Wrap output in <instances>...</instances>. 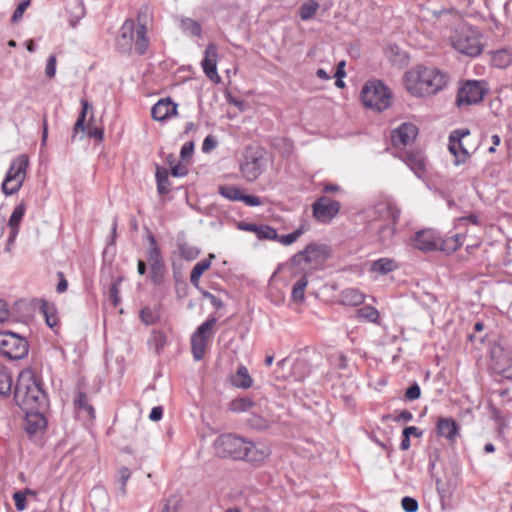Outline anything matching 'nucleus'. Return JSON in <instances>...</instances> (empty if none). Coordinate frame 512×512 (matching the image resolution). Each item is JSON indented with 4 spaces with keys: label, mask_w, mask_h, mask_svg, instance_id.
<instances>
[{
    "label": "nucleus",
    "mask_w": 512,
    "mask_h": 512,
    "mask_svg": "<svg viewBox=\"0 0 512 512\" xmlns=\"http://www.w3.org/2000/svg\"><path fill=\"white\" fill-rule=\"evenodd\" d=\"M155 177L157 182L158 193L160 195L168 194L170 192V182L167 170L163 167L157 166Z\"/></svg>",
    "instance_id": "c756f323"
},
{
    "label": "nucleus",
    "mask_w": 512,
    "mask_h": 512,
    "mask_svg": "<svg viewBox=\"0 0 512 512\" xmlns=\"http://www.w3.org/2000/svg\"><path fill=\"white\" fill-rule=\"evenodd\" d=\"M486 337L484 333V324L482 322H476L474 324V332L469 334L468 339L471 343H482Z\"/></svg>",
    "instance_id": "a18cd8bd"
},
{
    "label": "nucleus",
    "mask_w": 512,
    "mask_h": 512,
    "mask_svg": "<svg viewBox=\"0 0 512 512\" xmlns=\"http://www.w3.org/2000/svg\"><path fill=\"white\" fill-rule=\"evenodd\" d=\"M133 44L139 55L145 54L149 47L147 28L145 24L139 23L136 29L134 20L127 19L119 30L116 47L121 53H129L132 50Z\"/></svg>",
    "instance_id": "7ed1b4c3"
},
{
    "label": "nucleus",
    "mask_w": 512,
    "mask_h": 512,
    "mask_svg": "<svg viewBox=\"0 0 512 512\" xmlns=\"http://www.w3.org/2000/svg\"><path fill=\"white\" fill-rule=\"evenodd\" d=\"M12 389V377L8 370L0 364V395L8 396Z\"/></svg>",
    "instance_id": "e433bc0d"
},
{
    "label": "nucleus",
    "mask_w": 512,
    "mask_h": 512,
    "mask_svg": "<svg viewBox=\"0 0 512 512\" xmlns=\"http://www.w3.org/2000/svg\"><path fill=\"white\" fill-rule=\"evenodd\" d=\"M148 343L151 349L159 351L166 345V336L163 332L155 331L151 334Z\"/></svg>",
    "instance_id": "37998d69"
},
{
    "label": "nucleus",
    "mask_w": 512,
    "mask_h": 512,
    "mask_svg": "<svg viewBox=\"0 0 512 512\" xmlns=\"http://www.w3.org/2000/svg\"><path fill=\"white\" fill-rule=\"evenodd\" d=\"M56 63L57 61L55 55L49 56L45 67V74L49 79L54 78L56 74Z\"/></svg>",
    "instance_id": "6e6d98bb"
},
{
    "label": "nucleus",
    "mask_w": 512,
    "mask_h": 512,
    "mask_svg": "<svg viewBox=\"0 0 512 512\" xmlns=\"http://www.w3.org/2000/svg\"><path fill=\"white\" fill-rule=\"evenodd\" d=\"M30 5V0H23L21 1L17 8L15 9L13 15H12V18H11V21L16 23L18 21H20L23 17V14L24 12L26 11V9L29 7Z\"/></svg>",
    "instance_id": "3c124183"
},
{
    "label": "nucleus",
    "mask_w": 512,
    "mask_h": 512,
    "mask_svg": "<svg viewBox=\"0 0 512 512\" xmlns=\"http://www.w3.org/2000/svg\"><path fill=\"white\" fill-rule=\"evenodd\" d=\"M319 8L318 2L309 0L302 4L300 8V18L304 21L311 19Z\"/></svg>",
    "instance_id": "ea45409f"
},
{
    "label": "nucleus",
    "mask_w": 512,
    "mask_h": 512,
    "mask_svg": "<svg viewBox=\"0 0 512 512\" xmlns=\"http://www.w3.org/2000/svg\"><path fill=\"white\" fill-rule=\"evenodd\" d=\"M179 251L181 257L186 260H193L199 255V250L196 247L190 246L186 243L179 245Z\"/></svg>",
    "instance_id": "de8ad7c7"
},
{
    "label": "nucleus",
    "mask_w": 512,
    "mask_h": 512,
    "mask_svg": "<svg viewBox=\"0 0 512 512\" xmlns=\"http://www.w3.org/2000/svg\"><path fill=\"white\" fill-rule=\"evenodd\" d=\"M26 412L25 431L30 436L42 433L47 426L44 415L37 410H24Z\"/></svg>",
    "instance_id": "4be33fe9"
},
{
    "label": "nucleus",
    "mask_w": 512,
    "mask_h": 512,
    "mask_svg": "<svg viewBox=\"0 0 512 512\" xmlns=\"http://www.w3.org/2000/svg\"><path fill=\"white\" fill-rule=\"evenodd\" d=\"M25 212H26L25 204L20 203L14 208V210L10 216V219L8 222L9 236H8V240H7V248H6L7 251L10 250L11 245L13 244V242L15 241V239L18 235L19 224H20Z\"/></svg>",
    "instance_id": "393cba45"
},
{
    "label": "nucleus",
    "mask_w": 512,
    "mask_h": 512,
    "mask_svg": "<svg viewBox=\"0 0 512 512\" xmlns=\"http://www.w3.org/2000/svg\"><path fill=\"white\" fill-rule=\"evenodd\" d=\"M356 316L362 321L378 324L380 319L379 311L373 306H364L356 311Z\"/></svg>",
    "instance_id": "2f4dec72"
},
{
    "label": "nucleus",
    "mask_w": 512,
    "mask_h": 512,
    "mask_svg": "<svg viewBox=\"0 0 512 512\" xmlns=\"http://www.w3.org/2000/svg\"><path fill=\"white\" fill-rule=\"evenodd\" d=\"M10 311L8 304L0 299V324L7 322L10 319Z\"/></svg>",
    "instance_id": "bf43d9fd"
},
{
    "label": "nucleus",
    "mask_w": 512,
    "mask_h": 512,
    "mask_svg": "<svg viewBox=\"0 0 512 512\" xmlns=\"http://www.w3.org/2000/svg\"><path fill=\"white\" fill-rule=\"evenodd\" d=\"M485 95V89L481 82L476 80L467 81L458 91L457 105H473L481 102Z\"/></svg>",
    "instance_id": "9b49d317"
},
{
    "label": "nucleus",
    "mask_w": 512,
    "mask_h": 512,
    "mask_svg": "<svg viewBox=\"0 0 512 512\" xmlns=\"http://www.w3.org/2000/svg\"><path fill=\"white\" fill-rule=\"evenodd\" d=\"M340 203L328 197H321L313 204L314 217L323 223L330 222L339 212Z\"/></svg>",
    "instance_id": "ddd939ff"
},
{
    "label": "nucleus",
    "mask_w": 512,
    "mask_h": 512,
    "mask_svg": "<svg viewBox=\"0 0 512 512\" xmlns=\"http://www.w3.org/2000/svg\"><path fill=\"white\" fill-rule=\"evenodd\" d=\"M304 230L302 228H299L295 230L292 233L286 234V235H278L277 241L280 242L282 245L288 246L293 244L297 239L303 234Z\"/></svg>",
    "instance_id": "09e8293b"
},
{
    "label": "nucleus",
    "mask_w": 512,
    "mask_h": 512,
    "mask_svg": "<svg viewBox=\"0 0 512 512\" xmlns=\"http://www.w3.org/2000/svg\"><path fill=\"white\" fill-rule=\"evenodd\" d=\"M491 367L495 373L512 379V354H491Z\"/></svg>",
    "instance_id": "b1692460"
},
{
    "label": "nucleus",
    "mask_w": 512,
    "mask_h": 512,
    "mask_svg": "<svg viewBox=\"0 0 512 512\" xmlns=\"http://www.w3.org/2000/svg\"><path fill=\"white\" fill-rule=\"evenodd\" d=\"M219 193L228 200L241 201L244 190L234 185L219 186Z\"/></svg>",
    "instance_id": "c9c22d12"
},
{
    "label": "nucleus",
    "mask_w": 512,
    "mask_h": 512,
    "mask_svg": "<svg viewBox=\"0 0 512 512\" xmlns=\"http://www.w3.org/2000/svg\"><path fill=\"white\" fill-rule=\"evenodd\" d=\"M451 44L459 53L476 57L482 52L481 35L476 28L461 25L451 36Z\"/></svg>",
    "instance_id": "20e7f679"
},
{
    "label": "nucleus",
    "mask_w": 512,
    "mask_h": 512,
    "mask_svg": "<svg viewBox=\"0 0 512 512\" xmlns=\"http://www.w3.org/2000/svg\"><path fill=\"white\" fill-rule=\"evenodd\" d=\"M254 406V402L248 398H238L231 401L229 409L232 412L240 413L250 410Z\"/></svg>",
    "instance_id": "4c0bfd02"
},
{
    "label": "nucleus",
    "mask_w": 512,
    "mask_h": 512,
    "mask_svg": "<svg viewBox=\"0 0 512 512\" xmlns=\"http://www.w3.org/2000/svg\"><path fill=\"white\" fill-rule=\"evenodd\" d=\"M26 496L25 493H21L20 491H17L13 494V500L15 503V507L18 511H23L27 507L26 503Z\"/></svg>",
    "instance_id": "5fc2aeb1"
},
{
    "label": "nucleus",
    "mask_w": 512,
    "mask_h": 512,
    "mask_svg": "<svg viewBox=\"0 0 512 512\" xmlns=\"http://www.w3.org/2000/svg\"><path fill=\"white\" fill-rule=\"evenodd\" d=\"M362 102L365 107L382 112L391 104L390 90L379 80L368 81L361 91Z\"/></svg>",
    "instance_id": "39448f33"
},
{
    "label": "nucleus",
    "mask_w": 512,
    "mask_h": 512,
    "mask_svg": "<svg viewBox=\"0 0 512 512\" xmlns=\"http://www.w3.org/2000/svg\"><path fill=\"white\" fill-rule=\"evenodd\" d=\"M216 145L217 142L215 141V139L212 136H207L203 141L202 150L204 152H209L212 149H214Z\"/></svg>",
    "instance_id": "338daca9"
},
{
    "label": "nucleus",
    "mask_w": 512,
    "mask_h": 512,
    "mask_svg": "<svg viewBox=\"0 0 512 512\" xmlns=\"http://www.w3.org/2000/svg\"><path fill=\"white\" fill-rule=\"evenodd\" d=\"M231 383L237 388L248 389L252 386L253 379L247 368L245 366H240L236 373L231 377Z\"/></svg>",
    "instance_id": "cd10ccee"
},
{
    "label": "nucleus",
    "mask_w": 512,
    "mask_h": 512,
    "mask_svg": "<svg viewBox=\"0 0 512 512\" xmlns=\"http://www.w3.org/2000/svg\"><path fill=\"white\" fill-rule=\"evenodd\" d=\"M193 150H194V144L193 142H187L185 143L182 148H181V151H180V156L181 158L185 159L187 157H190L193 153Z\"/></svg>",
    "instance_id": "0e129e2a"
},
{
    "label": "nucleus",
    "mask_w": 512,
    "mask_h": 512,
    "mask_svg": "<svg viewBox=\"0 0 512 512\" xmlns=\"http://www.w3.org/2000/svg\"><path fill=\"white\" fill-rule=\"evenodd\" d=\"M163 416V408L161 406L154 407L149 415L150 420L159 421Z\"/></svg>",
    "instance_id": "774afa93"
},
{
    "label": "nucleus",
    "mask_w": 512,
    "mask_h": 512,
    "mask_svg": "<svg viewBox=\"0 0 512 512\" xmlns=\"http://www.w3.org/2000/svg\"><path fill=\"white\" fill-rule=\"evenodd\" d=\"M491 61L494 67L504 69L512 64V53L508 50H499L492 54Z\"/></svg>",
    "instance_id": "72a5a7b5"
},
{
    "label": "nucleus",
    "mask_w": 512,
    "mask_h": 512,
    "mask_svg": "<svg viewBox=\"0 0 512 512\" xmlns=\"http://www.w3.org/2000/svg\"><path fill=\"white\" fill-rule=\"evenodd\" d=\"M216 322V318H208L197 328L191 338L192 352H204L206 340L212 335Z\"/></svg>",
    "instance_id": "2eb2a0df"
},
{
    "label": "nucleus",
    "mask_w": 512,
    "mask_h": 512,
    "mask_svg": "<svg viewBox=\"0 0 512 512\" xmlns=\"http://www.w3.org/2000/svg\"><path fill=\"white\" fill-rule=\"evenodd\" d=\"M374 212L379 219L388 221V224L379 230L381 240L385 245H388L395 233V225L400 217V209L390 201H383L375 205Z\"/></svg>",
    "instance_id": "0eeeda50"
},
{
    "label": "nucleus",
    "mask_w": 512,
    "mask_h": 512,
    "mask_svg": "<svg viewBox=\"0 0 512 512\" xmlns=\"http://www.w3.org/2000/svg\"><path fill=\"white\" fill-rule=\"evenodd\" d=\"M401 505L406 512H416L418 510V502L412 497H404L401 501Z\"/></svg>",
    "instance_id": "864d4df0"
},
{
    "label": "nucleus",
    "mask_w": 512,
    "mask_h": 512,
    "mask_svg": "<svg viewBox=\"0 0 512 512\" xmlns=\"http://www.w3.org/2000/svg\"><path fill=\"white\" fill-rule=\"evenodd\" d=\"M328 257V249L324 245L309 244L303 251L296 253L291 261L294 264L302 262L311 264L319 263Z\"/></svg>",
    "instance_id": "4468645a"
},
{
    "label": "nucleus",
    "mask_w": 512,
    "mask_h": 512,
    "mask_svg": "<svg viewBox=\"0 0 512 512\" xmlns=\"http://www.w3.org/2000/svg\"><path fill=\"white\" fill-rule=\"evenodd\" d=\"M365 301V295L356 288H347L340 292L339 302L346 306H359Z\"/></svg>",
    "instance_id": "a878e982"
},
{
    "label": "nucleus",
    "mask_w": 512,
    "mask_h": 512,
    "mask_svg": "<svg viewBox=\"0 0 512 512\" xmlns=\"http://www.w3.org/2000/svg\"><path fill=\"white\" fill-rule=\"evenodd\" d=\"M396 268L397 264L390 258H380L374 261L371 265V271L380 275H385L389 272H392Z\"/></svg>",
    "instance_id": "c85d7f7f"
},
{
    "label": "nucleus",
    "mask_w": 512,
    "mask_h": 512,
    "mask_svg": "<svg viewBox=\"0 0 512 512\" xmlns=\"http://www.w3.org/2000/svg\"><path fill=\"white\" fill-rule=\"evenodd\" d=\"M245 230L256 232L258 237L261 239L276 240V241L278 239V233H277L276 229H274L270 226H266V225L257 226V225L249 224L245 227Z\"/></svg>",
    "instance_id": "7c9ffc66"
},
{
    "label": "nucleus",
    "mask_w": 512,
    "mask_h": 512,
    "mask_svg": "<svg viewBox=\"0 0 512 512\" xmlns=\"http://www.w3.org/2000/svg\"><path fill=\"white\" fill-rule=\"evenodd\" d=\"M214 258V254H209L208 258L199 261L193 267L190 275V282L194 287H199L201 276L211 267V260Z\"/></svg>",
    "instance_id": "bb28decb"
},
{
    "label": "nucleus",
    "mask_w": 512,
    "mask_h": 512,
    "mask_svg": "<svg viewBox=\"0 0 512 512\" xmlns=\"http://www.w3.org/2000/svg\"><path fill=\"white\" fill-rule=\"evenodd\" d=\"M28 165L29 158L26 154H21L12 161L2 183V191L4 194L13 195L21 188L26 178Z\"/></svg>",
    "instance_id": "423d86ee"
},
{
    "label": "nucleus",
    "mask_w": 512,
    "mask_h": 512,
    "mask_svg": "<svg viewBox=\"0 0 512 512\" xmlns=\"http://www.w3.org/2000/svg\"><path fill=\"white\" fill-rule=\"evenodd\" d=\"M265 159L261 152L247 150L240 171L247 181H255L264 171Z\"/></svg>",
    "instance_id": "1a4fd4ad"
},
{
    "label": "nucleus",
    "mask_w": 512,
    "mask_h": 512,
    "mask_svg": "<svg viewBox=\"0 0 512 512\" xmlns=\"http://www.w3.org/2000/svg\"><path fill=\"white\" fill-rule=\"evenodd\" d=\"M120 279L114 282L109 289V299L113 306H117L120 302V290H119Z\"/></svg>",
    "instance_id": "603ef678"
},
{
    "label": "nucleus",
    "mask_w": 512,
    "mask_h": 512,
    "mask_svg": "<svg viewBox=\"0 0 512 512\" xmlns=\"http://www.w3.org/2000/svg\"><path fill=\"white\" fill-rule=\"evenodd\" d=\"M436 432L439 437H444L448 441L453 442L459 434V426L451 417H438Z\"/></svg>",
    "instance_id": "5701e85b"
},
{
    "label": "nucleus",
    "mask_w": 512,
    "mask_h": 512,
    "mask_svg": "<svg viewBox=\"0 0 512 512\" xmlns=\"http://www.w3.org/2000/svg\"><path fill=\"white\" fill-rule=\"evenodd\" d=\"M150 247L147 252L148 261L151 264L163 262V258L160 253V249L153 235L149 236Z\"/></svg>",
    "instance_id": "58836bf2"
},
{
    "label": "nucleus",
    "mask_w": 512,
    "mask_h": 512,
    "mask_svg": "<svg viewBox=\"0 0 512 512\" xmlns=\"http://www.w3.org/2000/svg\"><path fill=\"white\" fill-rule=\"evenodd\" d=\"M458 249H459L458 244H455V240H453L452 237L442 239L440 236H438V249L437 250H441L443 252L450 254V253H454Z\"/></svg>",
    "instance_id": "c03bdc74"
},
{
    "label": "nucleus",
    "mask_w": 512,
    "mask_h": 512,
    "mask_svg": "<svg viewBox=\"0 0 512 512\" xmlns=\"http://www.w3.org/2000/svg\"><path fill=\"white\" fill-rule=\"evenodd\" d=\"M177 114V104L170 98L160 99L151 109V115L156 121H165Z\"/></svg>",
    "instance_id": "412c9836"
},
{
    "label": "nucleus",
    "mask_w": 512,
    "mask_h": 512,
    "mask_svg": "<svg viewBox=\"0 0 512 512\" xmlns=\"http://www.w3.org/2000/svg\"><path fill=\"white\" fill-rule=\"evenodd\" d=\"M447 82V74L435 67L417 66L407 71L404 76L407 91L416 97L435 95Z\"/></svg>",
    "instance_id": "f257e3e1"
},
{
    "label": "nucleus",
    "mask_w": 512,
    "mask_h": 512,
    "mask_svg": "<svg viewBox=\"0 0 512 512\" xmlns=\"http://www.w3.org/2000/svg\"><path fill=\"white\" fill-rule=\"evenodd\" d=\"M28 349L29 345L24 337L11 331L0 332V352H12L13 350L28 352Z\"/></svg>",
    "instance_id": "f3484780"
},
{
    "label": "nucleus",
    "mask_w": 512,
    "mask_h": 512,
    "mask_svg": "<svg viewBox=\"0 0 512 512\" xmlns=\"http://www.w3.org/2000/svg\"><path fill=\"white\" fill-rule=\"evenodd\" d=\"M14 399L23 410H38L47 404V396L32 369H24L18 376Z\"/></svg>",
    "instance_id": "f03ea898"
},
{
    "label": "nucleus",
    "mask_w": 512,
    "mask_h": 512,
    "mask_svg": "<svg viewBox=\"0 0 512 512\" xmlns=\"http://www.w3.org/2000/svg\"><path fill=\"white\" fill-rule=\"evenodd\" d=\"M420 394L421 391L419 386L417 384H414L407 389L405 396L410 400H415L420 397Z\"/></svg>",
    "instance_id": "680f3d73"
},
{
    "label": "nucleus",
    "mask_w": 512,
    "mask_h": 512,
    "mask_svg": "<svg viewBox=\"0 0 512 512\" xmlns=\"http://www.w3.org/2000/svg\"><path fill=\"white\" fill-rule=\"evenodd\" d=\"M180 27L182 31L190 36L200 37L202 35V28L200 24L191 18L183 17L180 20Z\"/></svg>",
    "instance_id": "473e14b6"
},
{
    "label": "nucleus",
    "mask_w": 512,
    "mask_h": 512,
    "mask_svg": "<svg viewBox=\"0 0 512 512\" xmlns=\"http://www.w3.org/2000/svg\"><path fill=\"white\" fill-rule=\"evenodd\" d=\"M81 105H82V109H81L80 115L74 125V134H76L79 130L85 131L86 115H87L88 110L92 109V105L85 99H81Z\"/></svg>",
    "instance_id": "a19ab883"
},
{
    "label": "nucleus",
    "mask_w": 512,
    "mask_h": 512,
    "mask_svg": "<svg viewBox=\"0 0 512 512\" xmlns=\"http://www.w3.org/2000/svg\"><path fill=\"white\" fill-rule=\"evenodd\" d=\"M271 453L269 445L246 440L240 460L259 466L270 457Z\"/></svg>",
    "instance_id": "9d476101"
},
{
    "label": "nucleus",
    "mask_w": 512,
    "mask_h": 512,
    "mask_svg": "<svg viewBox=\"0 0 512 512\" xmlns=\"http://www.w3.org/2000/svg\"><path fill=\"white\" fill-rule=\"evenodd\" d=\"M308 285V279L306 275H303L292 288L291 297L294 302L302 303L305 299V289Z\"/></svg>",
    "instance_id": "f704fd0d"
},
{
    "label": "nucleus",
    "mask_w": 512,
    "mask_h": 512,
    "mask_svg": "<svg viewBox=\"0 0 512 512\" xmlns=\"http://www.w3.org/2000/svg\"><path fill=\"white\" fill-rule=\"evenodd\" d=\"M140 318L145 324H152L154 322V316L149 308H143L140 311Z\"/></svg>",
    "instance_id": "e2e57ef3"
},
{
    "label": "nucleus",
    "mask_w": 512,
    "mask_h": 512,
    "mask_svg": "<svg viewBox=\"0 0 512 512\" xmlns=\"http://www.w3.org/2000/svg\"><path fill=\"white\" fill-rule=\"evenodd\" d=\"M418 134L417 127L412 123H403L392 132V143L395 147H404L412 143Z\"/></svg>",
    "instance_id": "6ab92c4d"
},
{
    "label": "nucleus",
    "mask_w": 512,
    "mask_h": 512,
    "mask_svg": "<svg viewBox=\"0 0 512 512\" xmlns=\"http://www.w3.org/2000/svg\"><path fill=\"white\" fill-rule=\"evenodd\" d=\"M414 248L421 251H433L438 249V235L431 229L417 232L411 239Z\"/></svg>",
    "instance_id": "a211bd4d"
},
{
    "label": "nucleus",
    "mask_w": 512,
    "mask_h": 512,
    "mask_svg": "<svg viewBox=\"0 0 512 512\" xmlns=\"http://www.w3.org/2000/svg\"><path fill=\"white\" fill-rule=\"evenodd\" d=\"M401 159L418 178L424 176L426 171V158L421 152L406 151L402 154Z\"/></svg>",
    "instance_id": "aec40b11"
},
{
    "label": "nucleus",
    "mask_w": 512,
    "mask_h": 512,
    "mask_svg": "<svg viewBox=\"0 0 512 512\" xmlns=\"http://www.w3.org/2000/svg\"><path fill=\"white\" fill-rule=\"evenodd\" d=\"M422 431L419 430L417 427L415 426H409V427H406L403 432H402V436H414V437H417V438H420L422 437Z\"/></svg>",
    "instance_id": "69168bd1"
},
{
    "label": "nucleus",
    "mask_w": 512,
    "mask_h": 512,
    "mask_svg": "<svg viewBox=\"0 0 512 512\" xmlns=\"http://www.w3.org/2000/svg\"><path fill=\"white\" fill-rule=\"evenodd\" d=\"M203 297L208 299L211 305L216 309H222L224 307L223 301L208 291H203Z\"/></svg>",
    "instance_id": "13d9d810"
},
{
    "label": "nucleus",
    "mask_w": 512,
    "mask_h": 512,
    "mask_svg": "<svg viewBox=\"0 0 512 512\" xmlns=\"http://www.w3.org/2000/svg\"><path fill=\"white\" fill-rule=\"evenodd\" d=\"M76 406L84 410L90 418H94L95 416V410L94 408L88 403L87 397L84 393H79L77 396V399L75 401Z\"/></svg>",
    "instance_id": "49530a36"
},
{
    "label": "nucleus",
    "mask_w": 512,
    "mask_h": 512,
    "mask_svg": "<svg viewBox=\"0 0 512 512\" xmlns=\"http://www.w3.org/2000/svg\"><path fill=\"white\" fill-rule=\"evenodd\" d=\"M469 134H470V132L467 129L466 130L458 129V130H454L453 132H451V134L449 136L448 149L451 152V154H453L455 157V160H454L455 165H460V164L465 163L468 160V158L470 157V153L465 148V146L462 142L463 138L468 136Z\"/></svg>",
    "instance_id": "f8f14e48"
},
{
    "label": "nucleus",
    "mask_w": 512,
    "mask_h": 512,
    "mask_svg": "<svg viewBox=\"0 0 512 512\" xmlns=\"http://www.w3.org/2000/svg\"><path fill=\"white\" fill-rule=\"evenodd\" d=\"M242 202H244L247 206L255 207L260 206L262 204L261 199L258 196L254 195H242Z\"/></svg>",
    "instance_id": "052dcab7"
},
{
    "label": "nucleus",
    "mask_w": 512,
    "mask_h": 512,
    "mask_svg": "<svg viewBox=\"0 0 512 512\" xmlns=\"http://www.w3.org/2000/svg\"><path fill=\"white\" fill-rule=\"evenodd\" d=\"M51 310L52 309L48 305H46V304H44L42 306V311L44 313L46 323H47V325L49 327L52 328V327L56 326L57 318H56V316L53 314V312Z\"/></svg>",
    "instance_id": "4d7b16f0"
},
{
    "label": "nucleus",
    "mask_w": 512,
    "mask_h": 512,
    "mask_svg": "<svg viewBox=\"0 0 512 512\" xmlns=\"http://www.w3.org/2000/svg\"><path fill=\"white\" fill-rule=\"evenodd\" d=\"M217 57V46L214 43H209L201 65L205 75L214 83H219L221 80L217 72Z\"/></svg>",
    "instance_id": "dca6fc26"
},
{
    "label": "nucleus",
    "mask_w": 512,
    "mask_h": 512,
    "mask_svg": "<svg viewBox=\"0 0 512 512\" xmlns=\"http://www.w3.org/2000/svg\"><path fill=\"white\" fill-rule=\"evenodd\" d=\"M164 276H165L164 262L150 265V279L154 284H156V285L161 284L164 280Z\"/></svg>",
    "instance_id": "79ce46f5"
},
{
    "label": "nucleus",
    "mask_w": 512,
    "mask_h": 512,
    "mask_svg": "<svg viewBox=\"0 0 512 512\" xmlns=\"http://www.w3.org/2000/svg\"><path fill=\"white\" fill-rule=\"evenodd\" d=\"M246 439L233 434H223L214 442L216 454L222 458L240 460Z\"/></svg>",
    "instance_id": "6e6552de"
},
{
    "label": "nucleus",
    "mask_w": 512,
    "mask_h": 512,
    "mask_svg": "<svg viewBox=\"0 0 512 512\" xmlns=\"http://www.w3.org/2000/svg\"><path fill=\"white\" fill-rule=\"evenodd\" d=\"M130 476L131 471L127 467H121L117 471V477L121 484L120 491L122 495L126 494V483L129 480Z\"/></svg>",
    "instance_id": "8fccbe9b"
}]
</instances>
